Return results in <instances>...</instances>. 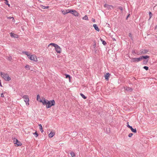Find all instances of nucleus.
Segmentation results:
<instances>
[{
    "label": "nucleus",
    "instance_id": "obj_9",
    "mask_svg": "<svg viewBox=\"0 0 157 157\" xmlns=\"http://www.w3.org/2000/svg\"><path fill=\"white\" fill-rule=\"evenodd\" d=\"M104 6L105 7L107 8L109 10L110 9V7L113 8V6L111 5H109L107 4H105L104 5Z\"/></svg>",
    "mask_w": 157,
    "mask_h": 157
},
{
    "label": "nucleus",
    "instance_id": "obj_17",
    "mask_svg": "<svg viewBox=\"0 0 157 157\" xmlns=\"http://www.w3.org/2000/svg\"><path fill=\"white\" fill-rule=\"evenodd\" d=\"M39 129L41 131V132L42 133L43 132V128L41 124H39Z\"/></svg>",
    "mask_w": 157,
    "mask_h": 157
},
{
    "label": "nucleus",
    "instance_id": "obj_25",
    "mask_svg": "<svg viewBox=\"0 0 157 157\" xmlns=\"http://www.w3.org/2000/svg\"><path fill=\"white\" fill-rule=\"evenodd\" d=\"M75 10H69V13H71L73 14V13H75L74 11H75Z\"/></svg>",
    "mask_w": 157,
    "mask_h": 157
},
{
    "label": "nucleus",
    "instance_id": "obj_48",
    "mask_svg": "<svg viewBox=\"0 0 157 157\" xmlns=\"http://www.w3.org/2000/svg\"><path fill=\"white\" fill-rule=\"evenodd\" d=\"M132 53H134V54H135V53H136V52H135V51H132Z\"/></svg>",
    "mask_w": 157,
    "mask_h": 157
},
{
    "label": "nucleus",
    "instance_id": "obj_23",
    "mask_svg": "<svg viewBox=\"0 0 157 157\" xmlns=\"http://www.w3.org/2000/svg\"><path fill=\"white\" fill-rule=\"evenodd\" d=\"M83 19L86 20H88V17L86 15H85L84 17H83L82 18Z\"/></svg>",
    "mask_w": 157,
    "mask_h": 157
},
{
    "label": "nucleus",
    "instance_id": "obj_28",
    "mask_svg": "<svg viewBox=\"0 0 157 157\" xmlns=\"http://www.w3.org/2000/svg\"><path fill=\"white\" fill-rule=\"evenodd\" d=\"M56 45L57 44H55V43H51L49 44V46L50 45H52V46H54L55 47L56 46Z\"/></svg>",
    "mask_w": 157,
    "mask_h": 157
},
{
    "label": "nucleus",
    "instance_id": "obj_46",
    "mask_svg": "<svg viewBox=\"0 0 157 157\" xmlns=\"http://www.w3.org/2000/svg\"><path fill=\"white\" fill-rule=\"evenodd\" d=\"M8 18H9V19H11L12 18L13 19V17H8Z\"/></svg>",
    "mask_w": 157,
    "mask_h": 157
},
{
    "label": "nucleus",
    "instance_id": "obj_40",
    "mask_svg": "<svg viewBox=\"0 0 157 157\" xmlns=\"http://www.w3.org/2000/svg\"><path fill=\"white\" fill-rule=\"evenodd\" d=\"M129 37H130V38H132V34L131 33H129Z\"/></svg>",
    "mask_w": 157,
    "mask_h": 157
},
{
    "label": "nucleus",
    "instance_id": "obj_3",
    "mask_svg": "<svg viewBox=\"0 0 157 157\" xmlns=\"http://www.w3.org/2000/svg\"><path fill=\"white\" fill-rule=\"evenodd\" d=\"M0 75L6 81H9L11 80L9 76L7 74H5L4 73L1 72Z\"/></svg>",
    "mask_w": 157,
    "mask_h": 157
},
{
    "label": "nucleus",
    "instance_id": "obj_31",
    "mask_svg": "<svg viewBox=\"0 0 157 157\" xmlns=\"http://www.w3.org/2000/svg\"><path fill=\"white\" fill-rule=\"evenodd\" d=\"M143 68L146 71H147L148 70V67L147 66H144V67Z\"/></svg>",
    "mask_w": 157,
    "mask_h": 157
},
{
    "label": "nucleus",
    "instance_id": "obj_13",
    "mask_svg": "<svg viewBox=\"0 0 157 157\" xmlns=\"http://www.w3.org/2000/svg\"><path fill=\"white\" fill-rule=\"evenodd\" d=\"M55 134V133L54 132H51L48 135L49 137L50 138L52 137Z\"/></svg>",
    "mask_w": 157,
    "mask_h": 157
},
{
    "label": "nucleus",
    "instance_id": "obj_2",
    "mask_svg": "<svg viewBox=\"0 0 157 157\" xmlns=\"http://www.w3.org/2000/svg\"><path fill=\"white\" fill-rule=\"evenodd\" d=\"M149 56H141L139 58H134L131 59V62H138L141 61L144 59H147L149 58Z\"/></svg>",
    "mask_w": 157,
    "mask_h": 157
},
{
    "label": "nucleus",
    "instance_id": "obj_41",
    "mask_svg": "<svg viewBox=\"0 0 157 157\" xmlns=\"http://www.w3.org/2000/svg\"><path fill=\"white\" fill-rule=\"evenodd\" d=\"M96 46V43H95L93 45V47H94V48H95Z\"/></svg>",
    "mask_w": 157,
    "mask_h": 157
},
{
    "label": "nucleus",
    "instance_id": "obj_18",
    "mask_svg": "<svg viewBox=\"0 0 157 157\" xmlns=\"http://www.w3.org/2000/svg\"><path fill=\"white\" fill-rule=\"evenodd\" d=\"M30 67H30L29 65H26L25 67V68L27 70H30Z\"/></svg>",
    "mask_w": 157,
    "mask_h": 157
},
{
    "label": "nucleus",
    "instance_id": "obj_44",
    "mask_svg": "<svg viewBox=\"0 0 157 157\" xmlns=\"http://www.w3.org/2000/svg\"><path fill=\"white\" fill-rule=\"evenodd\" d=\"M94 51L95 52H96V51H97V50H96V49L95 48H94Z\"/></svg>",
    "mask_w": 157,
    "mask_h": 157
},
{
    "label": "nucleus",
    "instance_id": "obj_4",
    "mask_svg": "<svg viewBox=\"0 0 157 157\" xmlns=\"http://www.w3.org/2000/svg\"><path fill=\"white\" fill-rule=\"evenodd\" d=\"M149 51L147 49H141L139 51L136 52L135 54L136 55H142L146 54Z\"/></svg>",
    "mask_w": 157,
    "mask_h": 157
},
{
    "label": "nucleus",
    "instance_id": "obj_29",
    "mask_svg": "<svg viewBox=\"0 0 157 157\" xmlns=\"http://www.w3.org/2000/svg\"><path fill=\"white\" fill-rule=\"evenodd\" d=\"M33 134L35 135V137H37L38 136V134L36 132L35 133H33Z\"/></svg>",
    "mask_w": 157,
    "mask_h": 157
},
{
    "label": "nucleus",
    "instance_id": "obj_22",
    "mask_svg": "<svg viewBox=\"0 0 157 157\" xmlns=\"http://www.w3.org/2000/svg\"><path fill=\"white\" fill-rule=\"evenodd\" d=\"M101 40L102 42V43L104 45H105L106 44V42L103 39H101Z\"/></svg>",
    "mask_w": 157,
    "mask_h": 157
},
{
    "label": "nucleus",
    "instance_id": "obj_5",
    "mask_svg": "<svg viewBox=\"0 0 157 157\" xmlns=\"http://www.w3.org/2000/svg\"><path fill=\"white\" fill-rule=\"evenodd\" d=\"M28 58L34 62H36L38 61L36 56L34 55H30Z\"/></svg>",
    "mask_w": 157,
    "mask_h": 157
},
{
    "label": "nucleus",
    "instance_id": "obj_1",
    "mask_svg": "<svg viewBox=\"0 0 157 157\" xmlns=\"http://www.w3.org/2000/svg\"><path fill=\"white\" fill-rule=\"evenodd\" d=\"M40 101L42 102L43 105H46L47 108H51L52 106L54 105L55 104V102L54 100L49 101L44 98L40 100Z\"/></svg>",
    "mask_w": 157,
    "mask_h": 157
},
{
    "label": "nucleus",
    "instance_id": "obj_33",
    "mask_svg": "<svg viewBox=\"0 0 157 157\" xmlns=\"http://www.w3.org/2000/svg\"><path fill=\"white\" fill-rule=\"evenodd\" d=\"M133 135V134L132 133H130L128 135V136L129 137H132V135Z\"/></svg>",
    "mask_w": 157,
    "mask_h": 157
},
{
    "label": "nucleus",
    "instance_id": "obj_16",
    "mask_svg": "<svg viewBox=\"0 0 157 157\" xmlns=\"http://www.w3.org/2000/svg\"><path fill=\"white\" fill-rule=\"evenodd\" d=\"M130 128L131 129V130L132 131V132H134L135 133H136V132L137 131H136V128H135V129L133 128L132 126H131Z\"/></svg>",
    "mask_w": 157,
    "mask_h": 157
},
{
    "label": "nucleus",
    "instance_id": "obj_6",
    "mask_svg": "<svg viewBox=\"0 0 157 157\" xmlns=\"http://www.w3.org/2000/svg\"><path fill=\"white\" fill-rule=\"evenodd\" d=\"M22 97L24 99V101L26 105H29V99L28 96L27 95H25L23 96Z\"/></svg>",
    "mask_w": 157,
    "mask_h": 157
},
{
    "label": "nucleus",
    "instance_id": "obj_36",
    "mask_svg": "<svg viewBox=\"0 0 157 157\" xmlns=\"http://www.w3.org/2000/svg\"><path fill=\"white\" fill-rule=\"evenodd\" d=\"M127 126L129 128H130V127H131V126H130L129 125L128 122H127Z\"/></svg>",
    "mask_w": 157,
    "mask_h": 157
},
{
    "label": "nucleus",
    "instance_id": "obj_38",
    "mask_svg": "<svg viewBox=\"0 0 157 157\" xmlns=\"http://www.w3.org/2000/svg\"><path fill=\"white\" fill-rule=\"evenodd\" d=\"M37 100H38V99L40 98V96L39 95H38L37 96Z\"/></svg>",
    "mask_w": 157,
    "mask_h": 157
},
{
    "label": "nucleus",
    "instance_id": "obj_26",
    "mask_svg": "<svg viewBox=\"0 0 157 157\" xmlns=\"http://www.w3.org/2000/svg\"><path fill=\"white\" fill-rule=\"evenodd\" d=\"M22 53L27 55L28 57L30 55L29 54H28V52H23Z\"/></svg>",
    "mask_w": 157,
    "mask_h": 157
},
{
    "label": "nucleus",
    "instance_id": "obj_7",
    "mask_svg": "<svg viewBox=\"0 0 157 157\" xmlns=\"http://www.w3.org/2000/svg\"><path fill=\"white\" fill-rule=\"evenodd\" d=\"M14 143L17 146H21L22 145V143L17 139L14 138Z\"/></svg>",
    "mask_w": 157,
    "mask_h": 157
},
{
    "label": "nucleus",
    "instance_id": "obj_20",
    "mask_svg": "<svg viewBox=\"0 0 157 157\" xmlns=\"http://www.w3.org/2000/svg\"><path fill=\"white\" fill-rule=\"evenodd\" d=\"M75 13H73V15L75 16H78V13L76 10L74 11Z\"/></svg>",
    "mask_w": 157,
    "mask_h": 157
},
{
    "label": "nucleus",
    "instance_id": "obj_37",
    "mask_svg": "<svg viewBox=\"0 0 157 157\" xmlns=\"http://www.w3.org/2000/svg\"><path fill=\"white\" fill-rule=\"evenodd\" d=\"M8 3H9V2L7 0H6V1H5V3L7 5Z\"/></svg>",
    "mask_w": 157,
    "mask_h": 157
},
{
    "label": "nucleus",
    "instance_id": "obj_45",
    "mask_svg": "<svg viewBox=\"0 0 157 157\" xmlns=\"http://www.w3.org/2000/svg\"><path fill=\"white\" fill-rule=\"evenodd\" d=\"M0 86H2V85L1 82V81L0 80Z\"/></svg>",
    "mask_w": 157,
    "mask_h": 157
},
{
    "label": "nucleus",
    "instance_id": "obj_15",
    "mask_svg": "<svg viewBox=\"0 0 157 157\" xmlns=\"http://www.w3.org/2000/svg\"><path fill=\"white\" fill-rule=\"evenodd\" d=\"M109 75H110V74L109 73H106L105 75V79L107 80H108L109 79L108 78L109 77Z\"/></svg>",
    "mask_w": 157,
    "mask_h": 157
},
{
    "label": "nucleus",
    "instance_id": "obj_19",
    "mask_svg": "<svg viewBox=\"0 0 157 157\" xmlns=\"http://www.w3.org/2000/svg\"><path fill=\"white\" fill-rule=\"evenodd\" d=\"M6 58L10 61H11L12 59V57L10 56H7Z\"/></svg>",
    "mask_w": 157,
    "mask_h": 157
},
{
    "label": "nucleus",
    "instance_id": "obj_30",
    "mask_svg": "<svg viewBox=\"0 0 157 157\" xmlns=\"http://www.w3.org/2000/svg\"><path fill=\"white\" fill-rule=\"evenodd\" d=\"M41 7L42 9H47V8H48L49 6H42Z\"/></svg>",
    "mask_w": 157,
    "mask_h": 157
},
{
    "label": "nucleus",
    "instance_id": "obj_11",
    "mask_svg": "<svg viewBox=\"0 0 157 157\" xmlns=\"http://www.w3.org/2000/svg\"><path fill=\"white\" fill-rule=\"evenodd\" d=\"M93 26L94 27V29H95V30H96V31H97L98 32L99 31L100 29L98 28L97 25H96L95 24H94Z\"/></svg>",
    "mask_w": 157,
    "mask_h": 157
},
{
    "label": "nucleus",
    "instance_id": "obj_43",
    "mask_svg": "<svg viewBox=\"0 0 157 157\" xmlns=\"http://www.w3.org/2000/svg\"><path fill=\"white\" fill-rule=\"evenodd\" d=\"M92 21L93 22H95V19H92Z\"/></svg>",
    "mask_w": 157,
    "mask_h": 157
},
{
    "label": "nucleus",
    "instance_id": "obj_34",
    "mask_svg": "<svg viewBox=\"0 0 157 157\" xmlns=\"http://www.w3.org/2000/svg\"><path fill=\"white\" fill-rule=\"evenodd\" d=\"M149 15L150 18L152 17V13L151 12H149Z\"/></svg>",
    "mask_w": 157,
    "mask_h": 157
},
{
    "label": "nucleus",
    "instance_id": "obj_21",
    "mask_svg": "<svg viewBox=\"0 0 157 157\" xmlns=\"http://www.w3.org/2000/svg\"><path fill=\"white\" fill-rule=\"evenodd\" d=\"M80 95L81 97L84 99H85L86 98V97L82 93L80 94Z\"/></svg>",
    "mask_w": 157,
    "mask_h": 157
},
{
    "label": "nucleus",
    "instance_id": "obj_35",
    "mask_svg": "<svg viewBox=\"0 0 157 157\" xmlns=\"http://www.w3.org/2000/svg\"><path fill=\"white\" fill-rule=\"evenodd\" d=\"M118 9H120V10H121V11H123V8L122 7H121V6H119L118 7Z\"/></svg>",
    "mask_w": 157,
    "mask_h": 157
},
{
    "label": "nucleus",
    "instance_id": "obj_27",
    "mask_svg": "<svg viewBox=\"0 0 157 157\" xmlns=\"http://www.w3.org/2000/svg\"><path fill=\"white\" fill-rule=\"evenodd\" d=\"M70 154L71 155L72 157H74L75 156L74 153L72 151H71L70 153Z\"/></svg>",
    "mask_w": 157,
    "mask_h": 157
},
{
    "label": "nucleus",
    "instance_id": "obj_32",
    "mask_svg": "<svg viewBox=\"0 0 157 157\" xmlns=\"http://www.w3.org/2000/svg\"><path fill=\"white\" fill-rule=\"evenodd\" d=\"M66 78H69V79H70V75H66Z\"/></svg>",
    "mask_w": 157,
    "mask_h": 157
},
{
    "label": "nucleus",
    "instance_id": "obj_24",
    "mask_svg": "<svg viewBox=\"0 0 157 157\" xmlns=\"http://www.w3.org/2000/svg\"><path fill=\"white\" fill-rule=\"evenodd\" d=\"M148 61V59L144 60H143V63L144 64H146Z\"/></svg>",
    "mask_w": 157,
    "mask_h": 157
},
{
    "label": "nucleus",
    "instance_id": "obj_39",
    "mask_svg": "<svg viewBox=\"0 0 157 157\" xmlns=\"http://www.w3.org/2000/svg\"><path fill=\"white\" fill-rule=\"evenodd\" d=\"M1 97H2V98L4 97V96L3 93H2L1 94Z\"/></svg>",
    "mask_w": 157,
    "mask_h": 157
},
{
    "label": "nucleus",
    "instance_id": "obj_14",
    "mask_svg": "<svg viewBox=\"0 0 157 157\" xmlns=\"http://www.w3.org/2000/svg\"><path fill=\"white\" fill-rule=\"evenodd\" d=\"M10 36H11L12 37H13L14 38L17 37V35L16 34L12 33H10Z\"/></svg>",
    "mask_w": 157,
    "mask_h": 157
},
{
    "label": "nucleus",
    "instance_id": "obj_47",
    "mask_svg": "<svg viewBox=\"0 0 157 157\" xmlns=\"http://www.w3.org/2000/svg\"><path fill=\"white\" fill-rule=\"evenodd\" d=\"M6 5H8L9 7L10 6V4L8 3Z\"/></svg>",
    "mask_w": 157,
    "mask_h": 157
},
{
    "label": "nucleus",
    "instance_id": "obj_49",
    "mask_svg": "<svg viewBox=\"0 0 157 157\" xmlns=\"http://www.w3.org/2000/svg\"><path fill=\"white\" fill-rule=\"evenodd\" d=\"M113 40H115V38H113Z\"/></svg>",
    "mask_w": 157,
    "mask_h": 157
},
{
    "label": "nucleus",
    "instance_id": "obj_8",
    "mask_svg": "<svg viewBox=\"0 0 157 157\" xmlns=\"http://www.w3.org/2000/svg\"><path fill=\"white\" fill-rule=\"evenodd\" d=\"M55 49L56 52L59 53H60L61 52V48L57 44L55 47Z\"/></svg>",
    "mask_w": 157,
    "mask_h": 157
},
{
    "label": "nucleus",
    "instance_id": "obj_12",
    "mask_svg": "<svg viewBox=\"0 0 157 157\" xmlns=\"http://www.w3.org/2000/svg\"><path fill=\"white\" fill-rule=\"evenodd\" d=\"M62 13L64 14H65L67 13H69V10H63L62 11Z\"/></svg>",
    "mask_w": 157,
    "mask_h": 157
},
{
    "label": "nucleus",
    "instance_id": "obj_42",
    "mask_svg": "<svg viewBox=\"0 0 157 157\" xmlns=\"http://www.w3.org/2000/svg\"><path fill=\"white\" fill-rule=\"evenodd\" d=\"M129 15H130V14H129L127 15V16L126 18V20H127V19H128V17H129Z\"/></svg>",
    "mask_w": 157,
    "mask_h": 157
},
{
    "label": "nucleus",
    "instance_id": "obj_10",
    "mask_svg": "<svg viewBox=\"0 0 157 157\" xmlns=\"http://www.w3.org/2000/svg\"><path fill=\"white\" fill-rule=\"evenodd\" d=\"M124 89L126 90L129 92H131L133 90L131 88L129 87H124Z\"/></svg>",
    "mask_w": 157,
    "mask_h": 157
}]
</instances>
